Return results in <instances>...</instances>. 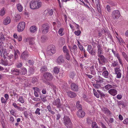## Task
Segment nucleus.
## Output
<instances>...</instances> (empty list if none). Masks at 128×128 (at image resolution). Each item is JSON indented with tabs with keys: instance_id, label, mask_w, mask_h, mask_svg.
Returning <instances> with one entry per match:
<instances>
[{
	"instance_id": "f257e3e1",
	"label": "nucleus",
	"mask_w": 128,
	"mask_h": 128,
	"mask_svg": "<svg viewBox=\"0 0 128 128\" xmlns=\"http://www.w3.org/2000/svg\"><path fill=\"white\" fill-rule=\"evenodd\" d=\"M18 56L15 50H14V56L12 54H10L7 56V62L9 65H11L14 64V62L18 58Z\"/></svg>"
},
{
	"instance_id": "f03ea898",
	"label": "nucleus",
	"mask_w": 128,
	"mask_h": 128,
	"mask_svg": "<svg viewBox=\"0 0 128 128\" xmlns=\"http://www.w3.org/2000/svg\"><path fill=\"white\" fill-rule=\"evenodd\" d=\"M42 3L39 0L32 1L30 2V6L31 8L32 9H38L40 7Z\"/></svg>"
},
{
	"instance_id": "7ed1b4c3",
	"label": "nucleus",
	"mask_w": 128,
	"mask_h": 128,
	"mask_svg": "<svg viewBox=\"0 0 128 128\" xmlns=\"http://www.w3.org/2000/svg\"><path fill=\"white\" fill-rule=\"evenodd\" d=\"M63 122L64 125L67 128H70L72 126V124L69 117L67 116H64Z\"/></svg>"
},
{
	"instance_id": "20e7f679",
	"label": "nucleus",
	"mask_w": 128,
	"mask_h": 128,
	"mask_svg": "<svg viewBox=\"0 0 128 128\" xmlns=\"http://www.w3.org/2000/svg\"><path fill=\"white\" fill-rule=\"evenodd\" d=\"M47 54L48 55L52 56L56 52L55 46L53 45L49 46L47 49Z\"/></svg>"
},
{
	"instance_id": "39448f33",
	"label": "nucleus",
	"mask_w": 128,
	"mask_h": 128,
	"mask_svg": "<svg viewBox=\"0 0 128 128\" xmlns=\"http://www.w3.org/2000/svg\"><path fill=\"white\" fill-rule=\"evenodd\" d=\"M53 104L58 108H62L63 107V102L61 101L60 100L59 98L54 100L53 102Z\"/></svg>"
},
{
	"instance_id": "423d86ee",
	"label": "nucleus",
	"mask_w": 128,
	"mask_h": 128,
	"mask_svg": "<svg viewBox=\"0 0 128 128\" xmlns=\"http://www.w3.org/2000/svg\"><path fill=\"white\" fill-rule=\"evenodd\" d=\"M50 27L49 24L47 23L43 24L41 26V30L43 34H46L48 32Z\"/></svg>"
},
{
	"instance_id": "0eeeda50",
	"label": "nucleus",
	"mask_w": 128,
	"mask_h": 128,
	"mask_svg": "<svg viewBox=\"0 0 128 128\" xmlns=\"http://www.w3.org/2000/svg\"><path fill=\"white\" fill-rule=\"evenodd\" d=\"M44 79L47 81H51L53 78L52 74L49 72H45L43 74Z\"/></svg>"
},
{
	"instance_id": "6e6552de",
	"label": "nucleus",
	"mask_w": 128,
	"mask_h": 128,
	"mask_svg": "<svg viewBox=\"0 0 128 128\" xmlns=\"http://www.w3.org/2000/svg\"><path fill=\"white\" fill-rule=\"evenodd\" d=\"M25 22H22L19 23L17 26V30L18 32H22L23 30L25 28Z\"/></svg>"
},
{
	"instance_id": "1a4fd4ad",
	"label": "nucleus",
	"mask_w": 128,
	"mask_h": 128,
	"mask_svg": "<svg viewBox=\"0 0 128 128\" xmlns=\"http://www.w3.org/2000/svg\"><path fill=\"white\" fill-rule=\"evenodd\" d=\"M120 12L118 10H115L112 12V16L113 18L117 19L120 17Z\"/></svg>"
},
{
	"instance_id": "9d476101",
	"label": "nucleus",
	"mask_w": 128,
	"mask_h": 128,
	"mask_svg": "<svg viewBox=\"0 0 128 128\" xmlns=\"http://www.w3.org/2000/svg\"><path fill=\"white\" fill-rule=\"evenodd\" d=\"M98 56L100 58H98V60L100 64L105 63L107 61L106 59L102 55Z\"/></svg>"
},
{
	"instance_id": "9b49d317",
	"label": "nucleus",
	"mask_w": 128,
	"mask_h": 128,
	"mask_svg": "<svg viewBox=\"0 0 128 128\" xmlns=\"http://www.w3.org/2000/svg\"><path fill=\"white\" fill-rule=\"evenodd\" d=\"M71 90L74 92H77L78 91V85L74 83H72L70 85Z\"/></svg>"
},
{
	"instance_id": "f8f14e48",
	"label": "nucleus",
	"mask_w": 128,
	"mask_h": 128,
	"mask_svg": "<svg viewBox=\"0 0 128 128\" xmlns=\"http://www.w3.org/2000/svg\"><path fill=\"white\" fill-rule=\"evenodd\" d=\"M64 62V59L62 55L60 56L56 60V62L58 64H61V63Z\"/></svg>"
},
{
	"instance_id": "ddd939ff",
	"label": "nucleus",
	"mask_w": 128,
	"mask_h": 128,
	"mask_svg": "<svg viewBox=\"0 0 128 128\" xmlns=\"http://www.w3.org/2000/svg\"><path fill=\"white\" fill-rule=\"evenodd\" d=\"M102 111L105 114L110 115L112 114L111 112L107 108L105 107H103L102 108Z\"/></svg>"
},
{
	"instance_id": "4468645a",
	"label": "nucleus",
	"mask_w": 128,
	"mask_h": 128,
	"mask_svg": "<svg viewBox=\"0 0 128 128\" xmlns=\"http://www.w3.org/2000/svg\"><path fill=\"white\" fill-rule=\"evenodd\" d=\"M77 116L80 118L84 117L85 116V113L82 110H78L77 113Z\"/></svg>"
},
{
	"instance_id": "2eb2a0df",
	"label": "nucleus",
	"mask_w": 128,
	"mask_h": 128,
	"mask_svg": "<svg viewBox=\"0 0 128 128\" xmlns=\"http://www.w3.org/2000/svg\"><path fill=\"white\" fill-rule=\"evenodd\" d=\"M28 52L26 51H25L22 54L21 57L22 59L26 60L28 58Z\"/></svg>"
},
{
	"instance_id": "dca6fc26",
	"label": "nucleus",
	"mask_w": 128,
	"mask_h": 128,
	"mask_svg": "<svg viewBox=\"0 0 128 128\" xmlns=\"http://www.w3.org/2000/svg\"><path fill=\"white\" fill-rule=\"evenodd\" d=\"M11 73L16 75H19L20 74V70L16 68H13L11 70Z\"/></svg>"
},
{
	"instance_id": "f3484780",
	"label": "nucleus",
	"mask_w": 128,
	"mask_h": 128,
	"mask_svg": "<svg viewBox=\"0 0 128 128\" xmlns=\"http://www.w3.org/2000/svg\"><path fill=\"white\" fill-rule=\"evenodd\" d=\"M67 95L70 98H74L76 96V94L74 92L70 91L67 92Z\"/></svg>"
},
{
	"instance_id": "a211bd4d",
	"label": "nucleus",
	"mask_w": 128,
	"mask_h": 128,
	"mask_svg": "<svg viewBox=\"0 0 128 128\" xmlns=\"http://www.w3.org/2000/svg\"><path fill=\"white\" fill-rule=\"evenodd\" d=\"M108 92L111 95L115 96L117 94V91L116 90L114 89H111L108 91Z\"/></svg>"
},
{
	"instance_id": "6ab92c4d",
	"label": "nucleus",
	"mask_w": 128,
	"mask_h": 128,
	"mask_svg": "<svg viewBox=\"0 0 128 128\" xmlns=\"http://www.w3.org/2000/svg\"><path fill=\"white\" fill-rule=\"evenodd\" d=\"M97 47L98 48V56L101 55V54H103V51L100 46V45L98 44V45Z\"/></svg>"
},
{
	"instance_id": "aec40b11",
	"label": "nucleus",
	"mask_w": 128,
	"mask_h": 128,
	"mask_svg": "<svg viewBox=\"0 0 128 128\" xmlns=\"http://www.w3.org/2000/svg\"><path fill=\"white\" fill-rule=\"evenodd\" d=\"M70 51L72 52H73L74 55L76 54V53L77 52V46L76 45H74V46L73 48H70Z\"/></svg>"
},
{
	"instance_id": "412c9836",
	"label": "nucleus",
	"mask_w": 128,
	"mask_h": 128,
	"mask_svg": "<svg viewBox=\"0 0 128 128\" xmlns=\"http://www.w3.org/2000/svg\"><path fill=\"white\" fill-rule=\"evenodd\" d=\"M10 18L9 16H7L4 20L3 23L4 25H7L10 23Z\"/></svg>"
},
{
	"instance_id": "4be33fe9",
	"label": "nucleus",
	"mask_w": 128,
	"mask_h": 128,
	"mask_svg": "<svg viewBox=\"0 0 128 128\" xmlns=\"http://www.w3.org/2000/svg\"><path fill=\"white\" fill-rule=\"evenodd\" d=\"M27 40L30 44H34V38H27Z\"/></svg>"
},
{
	"instance_id": "5701e85b",
	"label": "nucleus",
	"mask_w": 128,
	"mask_h": 128,
	"mask_svg": "<svg viewBox=\"0 0 128 128\" xmlns=\"http://www.w3.org/2000/svg\"><path fill=\"white\" fill-rule=\"evenodd\" d=\"M94 65H93L90 67V69L91 74L95 75L96 74V72L94 69Z\"/></svg>"
},
{
	"instance_id": "b1692460",
	"label": "nucleus",
	"mask_w": 128,
	"mask_h": 128,
	"mask_svg": "<svg viewBox=\"0 0 128 128\" xmlns=\"http://www.w3.org/2000/svg\"><path fill=\"white\" fill-rule=\"evenodd\" d=\"M36 27L35 26H33L30 27V31L31 33H34L36 31Z\"/></svg>"
},
{
	"instance_id": "393cba45",
	"label": "nucleus",
	"mask_w": 128,
	"mask_h": 128,
	"mask_svg": "<svg viewBox=\"0 0 128 128\" xmlns=\"http://www.w3.org/2000/svg\"><path fill=\"white\" fill-rule=\"evenodd\" d=\"M27 72L26 69L25 68H22L20 72V74L23 75H25Z\"/></svg>"
},
{
	"instance_id": "a878e982",
	"label": "nucleus",
	"mask_w": 128,
	"mask_h": 128,
	"mask_svg": "<svg viewBox=\"0 0 128 128\" xmlns=\"http://www.w3.org/2000/svg\"><path fill=\"white\" fill-rule=\"evenodd\" d=\"M97 79V80H96V83L98 82L101 83L103 82V78L100 76H98Z\"/></svg>"
},
{
	"instance_id": "bb28decb",
	"label": "nucleus",
	"mask_w": 128,
	"mask_h": 128,
	"mask_svg": "<svg viewBox=\"0 0 128 128\" xmlns=\"http://www.w3.org/2000/svg\"><path fill=\"white\" fill-rule=\"evenodd\" d=\"M108 72L107 70L104 72L102 74V76L106 78H108Z\"/></svg>"
},
{
	"instance_id": "cd10ccee",
	"label": "nucleus",
	"mask_w": 128,
	"mask_h": 128,
	"mask_svg": "<svg viewBox=\"0 0 128 128\" xmlns=\"http://www.w3.org/2000/svg\"><path fill=\"white\" fill-rule=\"evenodd\" d=\"M80 102L79 101H77L76 103V107L79 110H82V107L81 104H80Z\"/></svg>"
},
{
	"instance_id": "c85d7f7f",
	"label": "nucleus",
	"mask_w": 128,
	"mask_h": 128,
	"mask_svg": "<svg viewBox=\"0 0 128 128\" xmlns=\"http://www.w3.org/2000/svg\"><path fill=\"white\" fill-rule=\"evenodd\" d=\"M17 7L18 10L20 12H21L23 9V7L22 6L21 4L19 3L17 5Z\"/></svg>"
},
{
	"instance_id": "c756f323",
	"label": "nucleus",
	"mask_w": 128,
	"mask_h": 128,
	"mask_svg": "<svg viewBox=\"0 0 128 128\" xmlns=\"http://www.w3.org/2000/svg\"><path fill=\"white\" fill-rule=\"evenodd\" d=\"M48 69L46 66H42L40 70V71L42 72H43L45 71H47Z\"/></svg>"
},
{
	"instance_id": "7c9ffc66",
	"label": "nucleus",
	"mask_w": 128,
	"mask_h": 128,
	"mask_svg": "<svg viewBox=\"0 0 128 128\" xmlns=\"http://www.w3.org/2000/svg\"><path fill=\"white\" fill-rule=\"evenodd\" d=\"M122 55L126 60L128 62V56L127 54L125 52H122Z\"/></svg>"
},
{
	"instance_id": "2f4dec72",
	"label": "nucleus",
	"mask_w": 128,
	"mask_h": 128,
	"mask_svg": "<svg viewBox=\"0 0 128 128\" xmlns=\"http://www.w3.org/2000/svg\"><path fill=\"white\" fill-rule=\"evenodd\" d=\"M68 85L67 83H64L63 84L62 88L64 91H66V89H68Z\"/></svg>"
},
{
	"instance_id": "473e14b6",
	"label": "nucleus",
	"mask_w": 128,
	"mask_h": 128,
	"mask_svg": "<svg viewBox=\"0 0 128 128\" xmlns=\"http://www.w3.org/2000/svg\"><path fill=\"white\" fill-rule=\"evenodd\" d=\"M97 92L101 96V98H105L106 97L105 94L103 92H102L99 90H97Z\"/></svg>"
},
{
	"instance_id": "72a5a7b5",
	"label": "nucleus",
	"mask_w": 128,
	"mask_h": 128,
	"mask_svg": "<svg viewBox=\"0 0 128 128\" xmlns=\"http://www.w3.org/2000/svg\"><path fill=\"white\" fill-rule=\"evenodd\" d=\"M4 42L2 41H1L0 42V48L2 50V53H3L4 50Z\"/></svg>"
},
{
	"instance_id": "f704fd0d",
	"label": "nucleus",
	"mask_w": 128,
	"mask_h": 128,
	"mask_svg": "<svg viewBox=\"0 0 128 128\" xmlns=\"http://www.w3.org/2000/svg\"><path fill=\"white\" fill-rule=\"evenodd\" d=\"M88 52L91 55H95L96 54V50L93 49Z\"/></svg>"
},
{
	"instance_id": "c9c22d12",
	"label": "nucleus",
	"mask_w": 128,
	"mask_h": 128,
	"mask_svg": "<svg viewBox=\"0 0 128 128\" xmlns=\"http://www.w3.org/2000/svg\"><path fill=\"white\" fill-rule=\"evenodd\" d=\"M92 127L93 128H98L96 122H92Z\"/></svg>"
},
{
	"instance_id": "e433bc0d",
	"label": "nucleus",
	"mask_w": 128,
	"mask_h": 128,
	"mask_svg": "<svg viewBox=\"0 0 128 128\" xmlns=\"http://www.w3.org/2000/svg\"><path fill=\"white\" fill-rule=\"evenodd\" d=\"M62 50L63 52L65 53L69 52L66 46H63Z\"/></svg>"
},
{
	"instance_id": "4c0bfd02",
	"label": "nucleus",
	"mask_w": 128,
	"mask_h": 128,
	"mask_svg": "<svg viewBox=\"0 0 128 128\" xmlns=\"http://www.w3.org/2000/svg\"><path fill=\"white\" fill-rule=\"evenodd\" d=\"M28 64L30 66H32L34 63V61L33 60H28Z\"/></svg>"
},
{
	"instance_id": "58836bf2",
	"label": "nucleus",
	"mask_w": 128,
	"mask_h": 128,
	"mask_svg": "<svg viewBox=\"0 0 128 128\" xmlns=\"http://www.w3.org/2000/svg\"><path fill=\"white\" fill-rule=\"evenodd\" d=\"M104 87L106 90H108L109 89L112 88V86L111 85L108 84L106 86Z\"/></svg>"
},
{
	"instance_id": "ea45409f",
	"label": "nucleus",
	"mask_w": 128,
	"mask_h": 128,
	"mask_svg": "<svg viewBox=\"0 0 128 128\" xmlns=\"http://www.w3.org/2000/svg\"><path fill=\"white\" fill-rule=\"evenodd\" d=\"M70 55L69 54V52H67V53H66L65 54V58L66 59L68 60H69L70 59Z\"/></svg>"
},
{
	"instance_id": "a19ab883",
	"label": "nucleus",
	"mask_w": 128,
	"mask_h": 128,
	"mask_svg": "<svg viewBox=\"0 0 128 128\" xmlns=\"http://www.w3.org/2000/svg\"><path fill=\"white\" fill-rule=\"evenodd\" d=\"M54 72L55 74H58L59 72V69L56 67H55L54 68Z\"/></svg>"
},
{
	"instance_id": "79ce46f5",
	"label": "nucleus",
	"mask_w": 128,
	"mask_h": 128,
	"mask_svg": "<svg viewBox=\"0 0 128 128\" xmlns=\"http://www.w3.org/2000/svg\"><path fill=\"white\" fill-rule=\"evenodd\" d=\"M5 39V38L4 34L2 33H0V40L2 41L4 40Z\"/></svg>"
},
{
	"instance_id": "37998d69",
	"label": "nucleus",
	"mask_w": 128,
	"mask_h": 128,
	"mask_svg": "<svg viewBox=\"0 0 128 128\" xmlns=\"http://www.w3.org/2000/svg\"><path fill=\"white\" fill-rule=\"evenodd\" d=\"M64 30V29L63 28H60L58 31V33L61 36H62L64 34H63L62 33V32H63Z\"/></svg>"
},
{
	"instance_id": "c03bdc74",
	"label": "nucleus",
	"mask_w": 128,
	"mask_h": 128,
	"mask_svg": "<svg viewBox=\"0 0 128 128\" xmlns=\"http://www.w3.org/2000/svg\"><path fill=\"white\" fill-rule=\"evenodd\" d=\"M93 90L94 91V94L95 96L97 98H99V96L98 94L96 91L95 90L94 88L93 89Z\"/></svg>"
},
{
	"instance_id": "a18cd8bd",
	"label": "nucleus",
	"mask_w": 128,
	"mask_h": 128,
	"mask_svg": "<svg viewBox=\"0 0 128 128\" xmlns=\"http://www.w3.org/2000/svg\"><path fill=\"white\" fill-rule=\"evenodd\" d=\"M93 86L96 88L98 89L101 88V85L99 84H94Z\"/></svg>"
},
{
	"instance_id": "49530a36",
	"label": "nucleus",
	"mask_w": 128,
	"mask_h": 128,
	"mask_svg": "<svg viewBox=\"0 0 128 128\" xmlns=\"http://www.w3.org/2000/svg\"><path fill=\"white\" fill-rule=\"evenodd\" d=\"M5 14V10L4 8L0 10V16H2Z\"/></svg>"
},
{
	"instance_id": "de8ad7c7",
	"label": "nucleus",
	"mask_w": 128,
	"mask_h": 128,
	"mask_svg": "<svg viewBox=\"0 0 128 128\" xmlns=\"http://www.w3.org/2000/svg\"><path fill=\"white\" fill-rule=\"evenodd\" d=\"M46 36H42L41 38V41L42 42H44L46 40Z\"/></svg>"
},
{
	"instance_id": "09e8293b",
	"label": "nucleus",
	"mask_w": 128,
	"mask_h": 128,
	"mask_svg": "<svg viewBox=\"0 0 128 128\" xmlns=\"http://www.w3.org/2000/svg\"><path fill=\"white\" fill-rule=\"evenodd\" d=\"M114 70L115 72V74H117V73L120 72L121 71L119 68H114Z\"/></svg>"
},
{
	"instance_id": "8fccbe9b",
	"label": "nucleus",
	"mask_w": 128,
	"mask_h": 128,
	"mask_svg": "<svg viewBox=\"0 0 128 128\" xmlns=\"http://www.w3.org/2000/svg\"><path fill=\"white\" fill-rule=\"evenodd\" d=\"M0 118H2L3 120V118H4V115L1 110H0Z\"/></svg>"
},
{
	"instance_id": "3c124183",
	"label": "nucleus",
	"mask_w": 128,
	"mask_h": 128,
	"mask_svg": "<svg viewBox=\"0 0 128 128\" xmlns=\"http://www.w3.org/2000/svg\"><path fill=\"white\" fill-rule=\"evenodd\" d=\"M19 101L22 103H24V99L23 98V97L22 96H20V97L19 99Z\"/></svg>"
},
{
	"instance_id": "603ef678",
	"label": "nucleus",
	"mask_w": 128,
	"mask_h": 128,
	"mask_svg": "<svg viewBox=\"0 0 128 128\" xmlns=\"http://www.w3.org/2000/svg\"><path fill=\"white\" fill-rule=\"evenodd\" d=\"M38 80L36 78H33L32 79V82L33 84H34L38 82Z\"/></svg>"
},
{
	"instance_id": "864d4df0",
	"label": "nucleus",
	"mask_w": 128,
	"mask_h": 128,
	"mask_svg": "<svg viewBox=\"0 0 128 128\" xmlns=\"http://www.w3.org/2000/svg\"><path fill=\"white\" fill-rule=\"evenodd\" d=\"M34 70L33 68H30L29 70V72L30 74H33L34 72Z\"/></svg>"
},
{
	"instance_id": "5fc2aeb1",
	"label": "nucleus",
	"mask_w": 128,
	"mask_h": 128,
	"mask_svg": "<svg viewBox=\"0 0 128 128\" xmlns=\"http://www.w3.org/2000/svg\"><path fill=\"white\" fill-rule=\"evenodd\" d=\"M81 33V32L80 30L75 31L74 32L76 36H79Z\"/></svg>"
},
{
	"instance_id": "6e6d98bb",
	"label": "nucleus",
	"mask_w": 128,
	"mask_h": 128,
	"mask_svg": "<svg viewBox=\"0 0 128 128\" xmlns=\"http://www.w3.org/2000/svg\"><path fill=\"white\" fill-rule=\"evenodd\" d=\"M118 64V62L117 61H114L112 64V66L114 67H115L117 66Z\"/></svg>"
},
{
	"instance_id": "4d7b16f0",
	"label": "nucleus",
	"mask_w": 128,
	"mask_h": 128,
	"mask_svg": "<svg viewBox=\"0 0 128 128\" xmlns=\"http://www.w3.org/2000/svg\"><path fill=\"white\" fill-rule=\"evenodd\" d=\"M117 74L116 77L118 78H121L122 76V74L120 72H119L117 73V74Z\"/></svg>"
},
{
	"instance_id": "13d9d810",
	"label": "nucleus",
	"mask_w": 128,
	"mask_h": 128,
	"mask_svg": "<svg viewBox=\"0 0 128 128\" xmlns=\"http://www.w3.org/2000/svg\"><path fill=\"white\" fill-rule=\"evenodd\" d=\"M74 72H71L70 74V76L71 78H73L74 76Z\"/></svg>"
},
{
	"instance_id": "bf43d9fd",
	"label": "nucleus",
	"mask_w": 128,
	"mask_h": 128,
	"mask_svg": "<svg viewBox=\"0 0 128 128\" xmlns=\"http://www.w3.org/2000/svg\"><path fill=\"white\" fill-rule=\"evenodd\" d=\"M118 103L117 104L118 105V106H120L122 105V104H123V101H118V100H116Z\"/></svg>"
},
{
	"instance_id": "052dcab7",
	"label": "nucleus",
	"mask_w": 128,
	"mask_h": 128,
	"mask_svg": "<svg viewBox=\"0 0 128 128\" xmlns=\"http://www.w3.org/2000/svg\"><path fill=\"white\" fill-rule=\"evenodd\" d=\"M40 108H37L35 111V113L36 114H38L39 115H40Z\"/></svg>"
},
{
	"instance_id": "680f3d73",
	"label": "nucleus",
	"mask_w": 128,
	"mask_h": 128,
	"mask_svg": "<svg viewBox=\"0 0 128 128\" xmlns=\"http://www.w3.org/2000/svg\"><path fill=\"white\" fill-rule=\"evenodd\" d=\"M53 10L52 9L48 11V13L49 15L50 16H52L53 14Z\"/></svg>"
},
{
	"instance_id": "e2e57ef3",
	"label": "nucleus",
	"mask_w": 128,
	"mask_h": 128,
	"mask_svg": "<svg viewBox=\"0 0 128 128\" xmlns=\"http://www.w3.org/2000/svg\"><path fill=\"white\" fill-rule=\"evenodd\" d=\"M93 49L92 48L91 46V45H89L88 46L87 50L89 52Z\"/></svg>"
},
{
	"instance_id": "0e129e2a",
	"label": "nucleus",
	"mask_w": 128,
	"mask_h": 128,
	"mask_svg": "<svg viewBox=\"0 0 128 128\" xmlns=\"http://www.w3.org/2000/svg\"><path fill=\"white\" fill-rule=\"evenodd\" d=\"M33 89L34 90V92H39V88L37 87H34Z\"/></svg>"
},
{
	"instance_id": "69168bd1",
	"label": "nucleus",
	"mask_w": 128,
	"mask_h": 128,
	"mask_svg": "<svg viewBox=\"0 0 128 128\" xmlns=\"http://www.w3.org/2000/svg\"><path fill=\"white\" fill-rule=\"evenodd\" d=\"M92 122V120L90 119L89 118H87V122L88 124H91Z\"/></svg>"
},
{
	"instance_id": "338daca9",
	"label": "nucleus",
	"mask_w": 128,
	"mask_h": 128,
	"mask_svg": "<svg viewBox=\"0 0 128 128\" xmlns=\"http://www.w3.org/2000/svg\"><path fill=\"white\" fill-rule=\"evenodd\" d=\"M22 66V63H20L16 65V67L17 68H20Z\"/></svg>"
},
{
	"instance_id": "774afa93",
	"label": "nucleus",
	"mask_w": 128,
	"mask_h": 128,
	"mask_svg": "<svg viewBox=\"0 0 128 128\" xmlns=\"http://www.w3.org/2000/svg\"><path fill=\"white\" fill-rule=\"evenodd\" d=\"M123 122L124 124H128V118H126L125 119Z\"/></svg>"
}]
</instances>
